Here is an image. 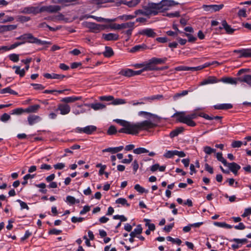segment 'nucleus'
Returning <instances> with one entry per match:
<instances>
[{"mask_svg":"<svg viewBox=\"0 0 251 251\" xmlns=\"http://www.w3.org/2000/svg\"><path fill=\"white\" fill-rule=\"evenodd\" d=\"M140 2V0H121V3L128 6L129 7H132L136 6Z\"/></svg>","mask_w":251,"mask_h":251,"instance_id":"a211bd4d","label":"nucleus"},{"mask_svg":"<svg viewBox=\"0 0 251 251\" xmlns=\"http://www.w3.org/2000/svg\"><path fill=\"white\" fill-rule=\"evenodd\" d=\"M184 129L183 127H177L170 132V136L171 138H174V137L177 136L179 133L182 132L184 131Z\"/></svg>","mask_w":251,"mask_h":251,"instance_id":"c85d7f7f","label":"nucleus"},{"mask_svg":"<svg viewBox=\"0 0 251 251\" xmlns=\"http://www.w3.org/2000/svg\"><path fill=\"white\" fill-rule=\"evenodd\" d=\"M188 93V91L187 90H184L182 91L181 93H176L173 96V99L175 100H176L178 98L180 97H182L187 95Z\"/></svg>","mask_w":251,"mask_h":251,"instance_id":"4c0bfd02","label":"nucleus"},{"mask_svg":"<svg viewBox=\"0 0 251 251\" xmlns=\"http://www.w3.org/2000/svg\"><path fill=\"white\" fill-rule=\"evenodd\" d=\"M83 133L87 134H91L97 130V127L95 126H88L83 127Z\"/></svg>","mask_w":251,"mask_h":251,"instance_id":"393cba45","label":"nucleus"},{"mask_svg":"<svg viewBox=\"0 0 251 251\" xmlns=\"http://www.w3.org/2000/svg\"><path fill=\"white\" fill-rule=\"evenodd\" d=\"M226 166H227L229 169L235 175L237 174L238 171L241 168L240 165L235 162L227 163Z\"/></svg>","mask_w":251,"mask_h":251,"instance_id":"2eb2a0df","label":"nucleus"},{"mask_svg":"<svg viewBox=\"0 0 251 251\" xmlns=\"http://www.w3.org/2000/svg\"><path fill=\"white\" fill-rule=\"evenodd\" d=\"M242 52V57H251V49H243V51Z\"/></svg>","mask_w":251,"mask_h":251,"instance_id":"09e8293b","label":"nucleus"},{"mask_svg":"<svg viewBox=\"0 0 251 251\" xmlns=\"http://www.w3.org/2000/svg\"><path fill=\"white\" fill-rule=\"evenodd\" d=\"M34 177V175H31L30 174H27L25 176H24V181L22 182V184L23 185H25L27 183L28 179L29 178H32Z\"/></svg>","mask_w":251,"mask_h":251,"instance_id":"4d7b16f0","label":"nucleus"},{"mask_svg":"<svg viewBox=\"0 0 251 251\" xmlns=\"http://www.w3.org/2000/svg\"><path fill=\"white\" fill-rule=\"evenodd\" d=\"M238 15L239 17H243L244 18L247 17V15L246 14V9L244 8L243 9H240L238 12Z\"/></svg>","mask_w":251,"mask_h":251,"instance_id":"052dcab7","label":"nucleus"},{"mask_svg":"<svg viewBox=\"0 0 251 251\" xmlns=\"http://www.w3.org/2000/svg\"><path fill=\"white\" fill-rule=\"evenodd\" d=\"M44 76L48 79H56L62 80L66 77L65 75H63L56 74L54 73L49 74L45 73L43 75Z\"/></svg>","mask_w":251,"mask_h":251,"instance_id":"4468645a","label":"nucleus"},{"mask_svg":"<svg viewBox=\"0 0 251 251\" xmlns=\"http://www.w3.org/2000/svg\"><path fill=\"white\" fill-rule=\"evenodd\" d=\"M102 37L106 41H117L119 39V35L112 33L103 34Z\"/></svg>","mask_w":251,"mask_h":251,"instance_id":"dca6fc26","label":"nucleus"},{"mask_svg":"<svg viewBox=\"0 0 251 251\" xmlns=\"http://www.w3.org/2000/svg\"><path fill=\"white\" fill-rule=\"evenodd\" d=\"M40 117L36 115H30L27 118L28 124L30 125H33L34 124L37 120H39Z\"/></svg>","mask_w":251,"mask_h":251,"instance_id":"c756f323","label":"nucleus"},{"mask_svg":"<svg viewBox=\"0 0 251 251\" xmlns=\"http://www.w3.org/2000/svg\"><path fill=\"white\" fill-rule=\"evenodd\" d=\"M83 25L91 29L92 32H97L102 29L101 25L95 23L85 22L83 23Z\"/></svg>","mask_w":251,"mask_h":251,"instance_id":"1a4fd4ad","label":"nucleus"},{"mask_svg":"<svg viewBox=\"0 0 251 251\" xmlns=\"http://www.w3.org/2000/svg\"><path fill=\"white\" fill-rule=\"evenodd\" d=\"M134 189L140 193H143L146 192L145 189L141 187L139 184H136L134 186Z\"/></svg>","mask_w":251,"mask_h":251,"instance_id":"0e129e2a","label":"nucleus"},{"mask_svg":"<svg viewBox=\"0 0 251 251\" xmlns=\"http://www.w3.org/2000/svg\"><path fill=\"white\" fill-rule=\"evenodd\" d=\"M183 34L188 37L189 42H194L197 40V38L191 34L187 33H183Z\"/></svg>","mask_w":251,"mask_h":251,"instance_id":"6e6d98bb","label":"nucleus"},{"mask_svg":"<svg viewBox=\"0 0 251 251\" xmlns=\"http://www.w3.org/2000/svg\"><path fill=\"white\" fill-rule=\"evenodd\" d=\"M175 155L174 151H167L164 154V156L167 158H171Z\"/></svg>","mask_w":251,"mask_h":251,"instance_id":"e2e57ef3","label":"nucleus"},{"mask_svg":"<svg viewBox=\"0 0 251 251\" xmlns=\"http://www.w3.org/2000/svg\"><path fill=\"white\" fill-rule=\"evenodd\" d=\"M145 71H151L154 70H158V67H156L152 58L150 59L148 62L145 63V66L144 67Z\"/></svg>","mask_w":251,"mask_h":251,"instance_id":"f8f14e48","label":"nucleus"},{"mask_svg":"<svg viewBox=\"0 0 251 251\" xmlns=\"http://www.w3.org/2000/svg\"><path fill=\"white\" fill-rule=\"evenodd\" d=\"M57 110L60 111L61 115H67L70 113L71 107L67 103H61L58 104Z\"/></svg>","mask_w":251,"mask_h":251,"instance_id":"9b49d317","label":"nucleus"},{"mask_svg":"<svg viewBox=\"0 0 251 251\" xmlns=\"http://www.w3.org/2000/svg\"><path fill=\"white\" fill-rule=\"evenodd\" d=\"M36 186L38 188H42L43 189L40 190V192L43 194H46L47 193V190L46 189H44L46 188V185L44 183H42L40 184H36Z\"/></svg>","mask_w":251,"mask_h":251,"instance_id":"603ef678","label":"nucleus"},{"mask_svg":"<svg viewBox=\"0 0 251 251\" xmlns=\"http://www.w3.org/2000/svg\"><path fill=\"white\" fill-rule=\"evenodd\" d=\"M116 203L121 204L122 205H126L129 206L130 204L127 203V201L125 198H119L116 201Z\"/></svg>","mask_w":251,"mask_h":251,"instance_id":"49530a36","label":"nucleus"},{"mask_svg":"<svg viewBox=\"0 0 251 251\" xmlns=\"http://www.w3.org/2000/svg\"><path fill=\"white\" fill-rule=\"evenodd\" d=\"M135 23L128 22L120 24V29H127L129 28H134Z\"/></svg>","mask_w":251,"mask_h":251,"instance_id":"4be33fe9","label":"nucleus"},{"mask_svg":"<svg viewBox=\"0 0 251 251\" xmlns=\"http://www.w3.org/2000/svg\"><path fill=\"white\" fill-rule=\"evenodd\" d=\"M17 28V25H0V33H2L6 31H12Z\"/></svg>","mask_w":251,"mask_h":251,"instance_id":"ddd939ff","label":"nucleus"},{"mask_svg":"<svg viewBox=\"0 0 251 251\" xmlns=\"http://www.w3.org/2000/svg\"><path fill=\"white\" fill-rule=\"evenodd\" d=\"M112 101L111 102V104H112L113 105L122 104L126 103V100L122 99H114V100H112Z\"/></svg>","mask_w":251,"mask_h":251,"instance_id":"a19ab883","label":"nucleus"},{"mask_svg":"<svg viewBox=\"0 0 251 251\" xmlns=\"http://www.w3.org/2000/svg\"><path fill=\"white\" fill-rule=\"evenodd\" d=\"M243 145V142L240 141H234L231 144V147L233 148H240Z\"/></svg>","mask_w":251,"mask_h":251,"instance_id":"bf43d9fd","label":"nucleus"},{"mask_svg":"<svg viewBox=\"0 0 251 251\" xmlns=\"http://www.w3.org/2000/svg\"><path fill=\"white\" fill-rule=\"evenodd\" d=\"M177 3L172 0H162L158 3H149L144 6V10L139 9L135 11V14L143 15L146 16L156 15L158 13L163 12L168 10L170 7L175 5Z\"/></svg>","mask_w":251,"mask_h":251,"instance_id":"f257e3e1","label":"nucleus"},{"mask_svg":"<svg viewBox=\"0 0 251 251\" xmlns=\"http://www.w3.org/2000/svg\"><path fill=\"white\" fill-rule=\"evenodd\" d=\"M10 119V116L7 113H4L0 118L1 121L5 122Z\"/></svg>","mask_w":251,"mask_h":251,"instance_id":"338daca9","label":"nucleus"},{"mask_svg":"<svg viewBox=\"0 0 251 251\" xmlns=\"http://www.w3.org/2000/svg\"><path fill=\"white\" fill-rule=\"evenodd\" d=\"M219 80H218L215 76H209L207 79H204L200 83V85H204L210 83H215L219 82Z\"/></svg>","mask_w":251,"mask_h":251,"instance_id":"f3484780","label":"nucleus"},{"mask_svg":"<svg viewBox=\"0 0 251 251\" xmlns=\"http://www.w3.org/2000/svg\"><path fill=\"white\" fill-rule=\"evenodd\" d=\"M136 17V16L131 15H124L123 16H120L119 18L122 20L123 21H128L131 19H134Z\"/></svg>","mask_w":251,"mask_h":251,"instance_id":"37998d69","label":"nucleus"},{"mask_svg":"<svg viewBox=\"0 0 251 251\" xmlns=\"http://www.w3.org/2000/svg\"><path fill=\"white\" fill-rule=\"evenodd\" d=\"M138 115L139 116H144L147 119L156 118L157 117L156 115L145 111H140L138 113Z\"/></svg>","mask_w":251,"mask_h":251,"instance_id":"2f4dec72","label":"nucleus"},{"mask_svg":"<svg viewBox=\"0 0 251 251\" xmlns=\"http://www.w3.org/2000/svg\"><path fill=\"white\" fill-rule=\"evenodd\" d=\"M114 54L113 50L111 47H106L105 50L103 52V55L106 57H110Z\"/></svg>","mask_w":251,"mask_h":251,"instance_id":"473e14b6","label":"nucleus"},{"mask_svg":"<svg viewBox=\"0 0 251 251\" xmlns=\"http://www.w3.org/2000/svg\"><path fill=\"white\" fill-rule=\"evenodd\" d=\"M10 93L11 94L15 95L18 94V93L17 92H16L14 90H12L9 87H7V88H4V89H2L0 90V94H4V93Z\"/></svg>","mask_w":251,"mask_h":251,"instance_id":"f704fd0d","label":"nucleus"},{"mask_svg":"<svg viewBox=\"0 0 251 251\" xmlns=\"http://www.w3.org/2000/svg\"><path fill=\"white\" fill-rule=\"evenodd\" d=\"M9 59L14 62H17L19 60V55L18 54L13 53L9 56Z\"/></svg>","mask_w":251,"mask_h":251,"instance_id":"8fccbe9b","label":"nucleus"},{"mask_svg":"<svg viewBox=\"0 0 251 251\" xmlns=\"http://www.w3.org/2000/svg\"><path fill=\"white\" fill-rule=\"evenodd\" d=\"M163 99V96L162 95H153L150 97H145L142 99V100L148 101H151L155 100H160Z\"/></svg>","mask_w":251,"mask_h":251,"instance_id":"6ab92c4d","label":"nucleus"},{"mask_svg":"<svg viewBox=\"0 0 251 251\" xmlns=\"http://www.w3.org/2000/svg\"><path fill=\"white\" fill-rule=\"evenodd\" d=\"M133 152L135 154H140L149 152V151L143 148H139L134 150Z\"/></svg>","mask_w":251,"mask_h":251,"instance_id":"ea45409f","label":"nucleus"},{"mask_svg":"<svg viewBox=\"0 0 251 251\" xmlns=\"http://www.w3.org/2000/svg\"><path fill=\"white\" fill-rule=\"evenodd\" d=\"M222 25L223 26L227 34H232L235 30L234 29L232 28L231 26L228 25L226 20L222 21Z\"/></svg>","mask_w":251,"mask_h":251,"instance_id":"412c9836","label":"nucleus"},{"mask_svg":"<svg viewBox=\"0 0 251 251\" xmlns=\"http://www.w3.org/2000/svg\"><path fill=\"white\" fill-rule=\"evenodd\" d=\"M142 232V228L140 225L137 226V227L131 231L130 233V236L131 237H134L137 235L140 234Z\"/></svg>","mask_w":251,"mask_h":251,"instance_id":"bb28decb","label":"nucleus"},{"mask_svg":"<svg viewBox=\"0 0 251 251\" xmlns=\"http://www.w3.org/2000/svg\"><path fill=\"white\" fill-rule=\"evenodd\" d=\"M26 41L29 43L36 44L37 45H51V43L50 42L46 41H42L35 37L30 33H26Z\"/></svg>","mask_w":251,"mask_h":251,"instance_id":"423d86ee","label":"nucleus"},{"mask_svg":"<svg viewBox=\"0 0 251 251\" xmlns=\"http://www.w3.org/2000/svg\"><path fill=\"white\" fill-rule=\"evenodd\" d=\"M203 151L205 153L209 155L212 153H215L216 152V150L211 148L210 147L205 146L203 148Z\"/></svg>","mask_w":251,"mask_h":251,"instance_id":"79ce46f5","label":"nucleus"},{"mask_svg":"<svg viewBox=\"0 0 251 251\" xmlns=\"http://www.w3.org/2000/svg\"><path fill=\"white\" fill-rule=\"evenodd\" d=\"M145 221L146 222V226H148L149 227V229L153 231L155 229V226L154 224H150L149 222L150 221V220L148 219H145Z\"/></svg>","mask_w":251,"mask_h":251,"instance_id":"680f3d73","label":"nucleus"},{"mask_svg":"<svg viewBox=\"0 0 251 251\" xmlns=\"http://www.w3.org/2000/svg\"><path fill=\"white\" fill-rule=\"evenodd\" d=\"M80 99L81 97H70L63 98L61 101L67 104L68 103L73 102Z\"/></svg>","mask_w":251,"mask_h":251,"instance_id":"a878e982","label":"nucleus"},{"mask_svg":"<svg viewBox=\"0 0 251 251\" xmlns=\"http://www.w3.org/2000/svg\"><path fill=\"white\" fill-rule=\"evenodd\" d=\"M119 74L126 77H130L133 75V70L130 69H123L120 71Z\"/></svg>","mask_w":251,"mask_h":251,"instance_id":"5701e85b","label":"nucleus"},{"mask_svg":"<svg viewBox=\"0 0 251 251\" xmlns=\"http://www.w3.org/2000/svg\"><path fill=\"white\" fill-rule=\"evenodd\" d=\"M214 225L218 226H219V227H225V228H229V229H230L232 227V226L227 224L224 222H223V223L215 222Z\"/></svg>","mask_w":251,"mask_h":251,"instance_id":"e433bc0d","label":"nucleus"},{"mask_svg":"<svg viewBox=\"0 0 251 251\" xmlns=\"http://www.w3.org/2000/svg\"><path fill=\"white\" fill-rule=\"evenodd\" d=\"M99 99L101 101H109L114 100V97L112 96H101Z\"/></svg>","mask_w":251,"mask_h":251,"instance_id":"5fc2aeb1","label":"nucleus"},{"mask_svg":"<svg viewBox=\"0 0 251 251\" xmlns=\"http://www.w3.org/2000/svg\"><path fill=\"white\" fill-rule=\"evenodd\" d=\"M200 109H201V108L196 109L194 111L193 113L186 116L185 115V112L184 111L176 112L172 117H177L176 121L177 122L185 124L190 126L194 127L196 126V124L192 120L197 118L198 115L196 112L197 110Z\"/></svg>","mask_w":251,"mask_h":251,"instance_id":"7ed1b4c3","label":"nucleus"},{"mask_svg":"<svg viewBox=\"0 0 251 251\" xmlns=\"http://www.w3.org/2000/svg\"><path fill=\"white\" fill-rule=\"evenodd\" d=\"M88 105L95 110L103 109L106 107L105 105L101 103H91Z\"/></svg>","mask_w":251,"mask_h":251,"instance_id":"b1692460","label":"nucleus"},{"mask_svg":"<svg viewBox=\"0 0 251 251\" xmlns=\"http://www.w3.org/2000/svg\"><path fill=\"white\" fill-rule=\"evenodd\" d=\"M152 59H153L156 66L158 64H163L165 63L167 60V58L166 57H164L162 58L153 57L152 58Z\"/></svg>","mask_w":251,"mask_h":251,"instance_id":"7c9ffc66","label":"nucleus"},{"mask_svg":"<svg viewBox=\"0 0 251 251\" xmlns=\"http://www.w3.org/2000/svg\"><path fill=\"white\" fill-rule=\"evenodd\" d=\"M216 157L219 161L221 162L225 166L227 165L226 160L223 157L222 152H218L216 154Z\"/></svg>","mask_w":251,"mask_h":251,"instance_id":"72a5a7b5","label":"nucleus"},{"mask_svg":"<svg viewBox=\"0 0 251 251\" xmlns=\"http://www.w3.org/2000/svg\"><path fill=\"white\" fill-rule=\"evenodd\" d=\"M121 128L118 132L128 134L135 135L141 130H147L156 126V125L150 120H145L136 124H132Z\"/></svg>","mask_w":251,"mask_h":251,"instance_id":"f03ea898","label":"nucleus"},{"mask_svg":"<svg viewBox=\"0 0 251 251\" xmlns=\"http://www.w3.org/2000/svg\"><path fill=\"white\" fill-rule=\"evenodd\" d=\"M146 49H147V46L145 44H143L142 45L135 46L130 49V52H135L141 50H144Z\"/></svg>","mask_w":251,"mask_h":251,"instance_id":"aec40b11","label":"nucleus"},{"mask_svg":"<svg viewBox=\"0 0 251 251\" xmlns=\"http://www.w3.org/2000/svg\"><path fill=\"white\" fill-rule=\"evenodd\" d=\"M230 242H235L236 243L243 244L244 243H246L248 242V240L246 238L244 239H237V238H234L232 240H231L230 241Z\"/></svg>","mask_w":251,"mask_h":251,"instance_id":"3c124183","label":"nucleus"},{"mask_svg":"<svg viewBox=\"0 0 251 251\" xmlns=\"http://www.w3.org/2000/svg\"><path fill=\"white\" fill-rule=\"evenodd\" d=\"M20 13L25 14L36 15L41 13V7L39 6H27L20 9Z\"/></svg>","mask_w":251,"mask_h":251,"instance_id":"39448f33","label":"nucleus"},{"mask_svg":"<svg viewBox=\"0 0 251 251\" xmlns=\"http://www.w3.org/2000/svg\"><path fill=\"white\" fill-rule=\"evenodd\" d=\"M61 9V7L59 5H49V6H43L41 7V13L47 12L48 13H55L60 11Z\"/></svg>","mask_w":251,"mask_h":251,"instance_id":"0eeeda50","label":"nucleus"},{"mask_svg":"<svg viewBox=\"0 0 251 251\" xmlns=\"http://www.w3.org/2000/svg\"><path fill=\"white\" fill-rule=\"evenodd\" d=\"M123 149V146H120L115 148H109L103 150V151L111 152L112 153H115L121 151Z\"/></svg>","mask_w":251,"mask_h":251,"instance_id":"cd10ccee","label":"nucleus"},{"mask_svg":"<svg viewBox=\"0 0 251 251\" xmlns=\"http://www.w3.org/2000/svg\"><path fill=\"white\" fill-rule=\"evenodd\" d=\"M117 132V129L114 126H111L107 130V133L111 135L115 134Z\"/></svg>","mask_w":251,"mask_h":251,"instance_id":"de8ad7c7","label":"nucleus"},{"mask_svg":"<svg viewBox=\"0 0 251 251\" xmlns=\"http://www.w3.org/2000/svg\"><path fill=\"white\" fill-rule=\"evenodd\" d=\"M224 5L223 4L219 5L213 4V5H203V9L206 11L210 12H216L220 11L221 9L224 7Z\"/></svg>","mask_w":251,"mask_h":251,"instance_id":"6e6552de","label":"nucleus"},{"mask_svg":"<svg viewBox=\"0 0 251 251\" xmlns=\"http://www.w3.org/2000/svg\"><path fill=\"white\" fill-rule=\"evenodd\" d=\"M38 27L40 28L48 27L50 31H56V30H57L58 29V27H57L56 28H55L50 26V25H47L45 22L42 23L38 25Z\"/></svg>","mask_w":251,"mask_h":251,"instance_id":"58836bf2","label":"nucleus"},{"mask_svg":"<svg viewBox=\"0 0 251 251\" xmlns=\"http://www.w3.org/2000/svg\"><path fill=\"white\" fill-rule=\"evenodd\" d=\"M30 20V18L29 17L25 16H18L17 17V21L22 22V23H25L28 22Z\"/></svg>","mask_w":251,"mask_h":251,"instance_id":"a18cd8bd","label":"nucleus"},{"mask_svg":"<svg viewBox=\"0 0 251 251\" xmlns=\"http://www.w3.org/2000/svg\"><path fill=\"white\" fill-rule=\"evenodd\" d=\"M138 34L151 38H154L157 35L156 33L154 31L153 29L149 28L140 30L138 32Z\"/></svg>","mask_w":251,"mask_h":251,"instance_id":"9d476101","label":"nucleus"},{"mask_svg":"<svg viewBox=\"0 0 251 251\" xmlns=\"http://www.w3.org/2000/svg\"><path fill=\"white\" fill-rule=\"evenodd\" d=\"M65 166V165L63 163H58L53 165V167L56 170H62Z\"/></svg>","mask_w":251,"mask_h":251,"instance_id":"69168bd1","label":"nucleus"},{"mask_svg":"<svg viewBox=\"0 0 251 251\" xmlns=\"http://www.w3.org/2000/svg\"><path fill=\"white\" fill-rule=\"evenodd\" d=\"M167 240L172 242L173 243H176L178 245H180L182 242L180 239L178 238L174 239L171 236L167 237Z\"/></svg>","mask_w":251,"mask_h":251,"instance_id":"c03bdc74","label":"nucleus"},{"mask_svg":"<svg viewBox=\"0 0 251 251\" xmlns=\"http://www.w3.org/2000/svg\"><path fill=\"white\" fill-rule=\"evenodd\" d=\"M239 80L241 82H244L247 83L251 87V75H244L242 78H232L230 77H222L219 82L221 81L225 83H228L231 84H236L237 81Z\"/></svg>","mask_w":251,"mask_h":251,"instance_id":"20e7f679","label":"nucleus"},{"mask_svg":"<svg viewBox=\"0 0 251 251\" xmlns=\"http://www.w3.org/2000/svg\"><path fill=\"white\" fill-rule=\"evenodd\" d=\"M17 201L19 202L22 209H26L27 210L29 209V207L25 202L21 201L20 200H18Z\"/></svg>","mask_w":251,"mask_h":251,"instance_id":"774afa93","label":"nucleus"},{"mask_svg":"<svg viewBox=\"0 0 251 251\" xmlns=\"http://www.w3.org/2000/svg\"><path fill=\"white\" fill-rule=\"evenodd\" d=\"M24 113V109L22 108H18L13 109L12 111V114L20 115Z\"/></svg>","mask_w":251,"mask_h":251,"instance_id":"13d9d810","label":"nucleus"},{"mask_svg":"<svg viewBox=\"0 0 251 251\" xmlns=\"http://www.w3.org/2000/svg\"><path fill=\"white\" fill-rule=\"evenodd\" d=\"M13 68L16 69L15 73L19 75L21 77H23V76H24L25 75V69L21 70L20 69V67H19V66H14L13 67Z\"/></svg>","mask_w":251,"mask_h":251,"instance_id":"c9c22d12","label":"nucleus"},{"mask_svg":"<svg viewBox=\"0 0 251 251\" xmlns=\"http://www.w3.org/2000/svg\"><path fill=\"white\" fill-rule=\"evenodd\" d=\"M114 121H115L117 123L120 124L122 126H126V125L132 124L130 122L120 119H116L114 120Z\"/></svg>","mask_w":251,"mask_h":251,"instance_id":"864d4df0","label":"nucleus"}]
</instances>
